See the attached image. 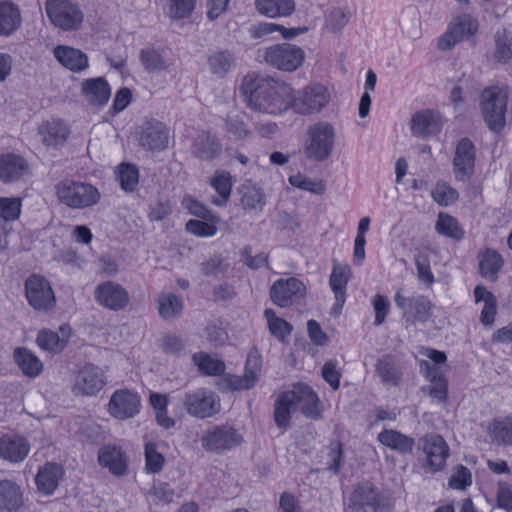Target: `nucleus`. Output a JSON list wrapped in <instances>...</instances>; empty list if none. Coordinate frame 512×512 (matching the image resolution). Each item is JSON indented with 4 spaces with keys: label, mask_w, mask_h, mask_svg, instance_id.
Wrapping results in <instances>:
<instances>
[{
    "label": "nucleus",
    "mask_w": 512,
    "mask_h": 512,
    "mask_svg": "<svg viewBox=\"0 0 512 512\" xmlns=\"http://www.w3.org/2000/svg\"><path fill=\"white\" fill-rule=\"evenodd\" d=\"M246 105L254 111L281 114L293 102V89L283 82L257 74L246 75L240 86Z\"/></svg>",
    "instance_id": "nucleus-1"
},
{
    "label": "nucleus",
    "mask_w": 512,
    "mask_h": 512,
    "mask_svg": "<svg viewBox=\"0 0 512 512\" xmlns=\"http://www.w3.org/2000/svg\"><path fill=\"white\" fill-rule=\"evenodd\" d=\"M509 89L505 85H491L483 89L479 104L487 127L500 132L506 125Z\"/></svg>",
    "instance_id": "nucleus-2"
},
{
    "label": "nucleus",
    "mask_w": 512,
    "mask_h": 512,
    "mask_svg": "<svg viewBox=\"0 0 512 512\" xmlns=\"http://www.w3.org/2000/svg\"><path fill=\"white\" fill-rule=\"evenodd\" d=\"M336 134L333 125L327 121H319L307 127L304 141V153L310 160L323 162L334 149Z\"/></svg>",
    "instance_id": "nucleus-3"
},
{
    "label": "nucleus",
    "mask_w": 512,
    "mask_h": 512,
    "mask_svg": "<svg viewBox=\"0 0 512 512\" xmlns=\"http://www.w3.org/2000/svg\"><path fill=\"white\" fill-rule=\"evenodd\" d=\"M59 201L72 209H84L96 205L101 194L89 183L65 180L57 184Z\"/></svg>",
    "instance_id": "nucleus-4"
},
{
    "label": "nucleus",
    "mask_w": 512,
    "mask_h": 512,
    "mask_svg": "<svg viewBox=\"0 0 512 512\" xmlns=\"http://www.w3.org/2000/svg\"><path fill=\"white\" fill-rule=\"evenodd\" d=\"M45 10L50 22L64 32L77 31L82 26L84 14L71 0H46Z\"/></svg>",
    "instance_id": "nucleus-5"
},
{
    "label": "nucleus",
    "mask_w": 512,
    "mask_h": 512,
    "mask_svg": "<svg viewBox=\"0 0 512 512\" xmlns=\"http://www.w3.org/2000/svg\"><path fill=\"white\" fill-rule=\"evenodd\" d=\"M181 401L186 412L196 419L212 418L221 411L220 397L207 388L186 392Z\"/></svg>",
    "instance_id": "nucleus-6"
},
{
    "label": "nucleus",
    "mask_w": 512,
    "mask_h": 512,
    "mask_svg": "<svg viewBox=\"0 0 512 512\" xmlns=\"http://www.w3.org/2000/svg\"><path fill=\"white\" fill-rule=\"evenodd\" d=\"M28 304L37 312L47 313L56 306V296L50 282L41 275L32 274L24 283Z\"/></svg>",
    "instance_id": "nucleus-7"
},
{
    "label": "nucleus",
    "mask_w": 512,
    "mask_h": 512,
    "mask_svg": "<svg viewBox=\"0 0 512 512\" xmlns=\"http://www.w3.org/2000/svg\"><path fill=\"white\" fill-rule=\"evenodd\" d=\"M203 449L210 453L222 454L242 442V436L237 430L227 424L207 428L200 438Z\"/></svg>",
    "instance_id": "nucleus-8"
},
{
    "label": "nucleus",
    "mask_w": 512,
    "mask_h": 512,
    "mask_svg": "<svg viewBox=\"0 0 512 512\" xmlns=\"http://www.w3.org/2000/svg\"><path fill=\"white\" fill-rule=\"evenodd\" d=\"M263 58L272 67L291 72L302 65L304 51L289 43L275 44L263 50Z\"/></svg>",
    "instance_id": "nucleus-9"
},
{
    "label": "nucleus",
    "mask_w": 512,
    "mask_h": 512,
    "mask_svg": "<svg viewBox=\"0 0 512 512\" xmlns=\"http://www.w3.org/2000/svg\"><path fill=\"white\" fill-rule=\"evenodd\" d=\"M394 302L402 310L403 318L410 324L424 323L432 317L433 304L426 296L404 297L398 291L394 296Z\"/></svg>",
    "instance_id": "nucleus-10"
},
{
    "label": "nucleus",
    "mask_w": 512,
    "mask_h": 512,
    "mask_svg": "<svg viewBox=\"0 0 512 512\" xmlns=\"http://www.w3.org/2000/svg\"><path fill=\"white\" fill-rule=\"evenodd\" d=\"M137 140L144 149L160 151L167 147L169 130L158 120L150 119L143 122L136 131Z\"/></svg>",
    "instance_id": "nucleus-11"
},
{
    "label": "nucleus",
    "mask_w": 512,
    "mask_h": 512,
    "mask_svg": "<svg viewBox=\"0 0 512 512\" xmlns=\"http://www.w3.org/2000/svg\"><path fill=\"white\" fill-rule=\"evenodd\" d=\"M104 371L93 364H87L76 374L72 391L75 395L94 396L106 385Z\"/></svg>",
    "instance_id": "nucleus-12"
},
{
    "label": "nucleus",
    "mask_w": 512,
    "mask_h": 512,
    "mask_svg": "<svg viewBox=\"0 0 512 512\" xmlns=\"http://www.w3.org/2000/svg\"><path fill=\"white\" fill-rule=\"evenodd\" d=\"M305 291L306 287L301 280L295 277L281 278L272 284L270 288V299L279 307H288L292 305L295 300L304 297Z\"/></svg>",
    "instance_id": "nucleus-13"
},
{
    "label": "nucleus",
    "mask_w": 512,
    "mask_h": 512,
    "mask_svg": "<svg viewBox=\"0 0 512 512\" xmlns=\"http://www.w3.org/2000/svg\"><path fill=\"white\" fill-rule=\"evenodd\" d=\"M262 368V358L257 349L250 350L243 376L227 375L224 378L226 386L231 390H248L253 388L258 379Z\"/></svg>",
    "instance_id": "nucleus-14"
},
{
    "label": "nucleus",
    "mask_w": 512,
    "mask_h": 512,
    "mask_svg": "<svg viewBox=\"0 0 512 512\" xmlns=\"http://www.w3.org/2000/svg\"><path fill=\"white\" fill-rule=\"evenodd\" d=\"M140 406V397L137 393L128 389H120L112 394L108 403V411L114 418L125 420L137 415Z\"/></svg>",
    "instance_id": "nucleus-15"
},
{
    "label": "nucleus",
    "mask_w": 512,
    "mask_h": 512,
    "mask_svg": "<svg viewBox=\"0 0 512 512\" xmlns=\"http://www.w3.org/2000/svg\"><path fill=\"white\" fill-rule=\"evenodd\" d=\"M476 148L469 138L458 141L453 158V171L456 180L466 181L474 173Z\"/></svg>",
    "instance_id": "nucleus-16"
},
{
    "label": "nucleus",
    "mask_w": 512,
    "mask_h": 512,
    "mask_svg": "<svg viewBox=\"0 0 512 512\" xmlns=\"http://www.w3.org/2000/svg\"><path fill=\"white\" fill-rule=\"evenodd\" d=\"M329 101V93L322 85L307 87L296 97L293 94L291 106L299 114L319 112Z\"/></svg>",
    "instance_id": "nucleus-17"
},
{
    "label": "nucleus",
    "mask_w": 512,
    "mask_h": 512,
    "mask_svg": "<svg viewBox=\"0 0 512 512\" xmlns=\"http://www.w3.org/2000/svg\"><path fill=\"white\" fill-rule=\"evenodd\" d=\"M94 295L99 305L112 311L124 309L129 302L128 292L113 281H105L97 285Z\"/></svg>",
    "instance_id": "nucleus-18"
},
{
    "label": "nucleus",
    "mask_w": 512,
    "mask_h": 512,
    "mask_svg": "<svg viewBox=\"0 0 512 512\" xmlns=\"http://www.w3.org/2000/svg\"><path fill=\"white\" fill-rule=\"evenodd\" d=\"M238 195L242 210L250 216H257L262 213L267 204L263 189L250 180L240 185Z\"/></svg>",
    "instance_id": "nucleus-19"
},
{
    "label": "nucleus",
    "mask_w": 512,
    "mask_h": 512,
    "mask_svg": "<svg viewBox=\"0 0 512 512\" xmlns=\"http://www.w3.org/2000/svg\"><path fill=\"white\" fill-rule=\"evenodd\" d=\"M295 396L293 398L296 409L309 419H319L321 417L320 401L311 387L305 384H298L290 391Z\"/></svg>",
    "instance_id": "nucleus-20"
},
{
    "label": "nucleus",
    "mask_w": 512,
    "mask_h": 512,
    "mask_svg": "<svg viewBox=\"0 0 512 512\" xmlns=\"http://www.w3.org/2000/svg\"><path fill=\"white\" fill-rule=\"evenodd\" d=\"M411 131L419 137L437 134L442 127L441 117L433 110H423L414 114L410 121Z\"/></svg>",
    "instance_id": "nucleus-21"
},
{
    "label": "nucleus",
    "mask_w": 512,
    "mask_h": 512,
    "mask_svg": "<svg viewBox=\"0 0 512 512\" xmlns=\"http://www.w3.org/2000/svg\"><path fill=\"white\" fill-rule=\"evenodd\" d=\"M477 260L478 274L490 282H496L504 265L501 254L493 248H486L477 254Z\"/></svg>",
    "instance_id": "nucleus-22"
},
{
    "label": "nucleus",
    "mask_w": 512,
    "mask_h": 512,
    "mask_svg": "<svg viewBox=\"0 0 512 512\" xmlns=\"http://www.w3.org/2000/svg\"><path fill=\"white\" fill-rule=\"evenodd\" d=\"M81 89L85 99L92 106L105 105L111 96L110 86L102 77L85 79Z\"/></svg>",
    "instance_id": "nucleus-23"
},
{
    "label": "nucleus",
    "mask_w": 512,
    "mask_h": 512,
    "mask_svg": "<svg viewBox=\"0 0 512 512\" xmlns=\"http://www.w3.org/2000/svg\"><path fill=\"white\" fill-rule=\"evenodd\" d=\"M351 269L348 265H334L329 279V285L335 295L333 311L339 314L346 299V286L349 281Z\"/></svg>",
    "instance_id": "nucleus-24"
},
{
    "label": "nucleus",
    "mask_w": 512,
    "mask_h": 512,
    "mask_svg": "<svg viewBox=\"0 0 512 512\" xmlns=\"http://www.w3.org/2000/svg\"><path fill=\"white\" fill-rule=\"evenodd\" d=\"M53 54L59 63L73 72H81L88 67V57L79 49L59 45L54 48Z\"/></svg>",
    "instance_id": "nucleus-25"
},
{
    "label": "nucleus",
    "mask_w": 512,
    "mask_h": 512,
    "mask_svg": "<svg viewBox=\"0 0 512 512\" xmlns=\"http://www.w3.org/2000/svg\"><path fill=\"white\" fill-rule=\"evenodd\" d=\"M423 450L426 453L428 464L434 470L441 469L449 455L448 445L439 435L426 437L424 440Z\"/></svg>",
    "instance_id": "nucleus-26"
},
{
    "label": "nucleus",
    "mask_w": 512,
    "mask_h": 512,
    "mask_svg": "<svg viewBox=\"0 0 512 512\" xmlns=\"http://www.w3.org/2000/svg\"><path fill=\"white\" fill-rule=\"evenodd\" d=\"M222 146L215 135L201 132L195 138L191 147L192 154L205 161H211L221 153Z\"/></svg>",
    "instance_id": "nucleus-27"
},
{
    "label": "nucleus",
    "mask_w": 512,
    "mask_h": 512,
    "mask_svg": "<svg viewBox=\"0 0 512 512\" xmlns=\"http://www.w3.org/2000/svg\"><path fill=\"white\" fill-rule=\"evenodd\" d=\"M22 24L19 7L12 1H0V36L8 37L14 34Z\"/></svg>",
    "instance_id": "nucleus-28"
},
{
    "label": "nucleus",
    "mask_w": 512,
    "mask_h": 512,
    "mask_svg": "<svg viewBox=\"0 0 512 512\" xmlns=\"http://www.w3.org/2000/svg\"><path fill=\"white\" fill-rule=\"evenodd\" d=\"M29 444L22 437H0V457L10 462H21L29 453Z\"/></svg>",
    "instance_id": "nucleus-29"
},
{
    "label": "nucleus",
    "mask_w": 512,
    "mask_h": 512,
    "mask_svg": "<svg viewBox=\"0 0 512 512\" xmlns=\"http://www.w3.org/2000/svg\"><path fill=\"white\" fill-rule=\"evenodd\" d=\"M64 472L60 465L56 463H47L39 469L35 482L37 489L44 495L52 494L59 485V480Z\"/></svg>",
    "instance_id": "nucleus-30"
},
{
    "label": "nucleus",
    "mask_w": 512,
    "mask_h": 512,
    "mask_svg": "<svg viewBox=\"0 0 512 512\" xmlns=\"http://www.w3.org/2000/svg\"><path fill=\"white\" fill-rule=\"evenodd\" d=\"M27 171L25 160L15 154L0 156V180L10 183L20 179Z\"/></svg>",
    "instance_id": "nucleus-31"
},
{
    "label": "nucleus",
    "mask_w": 512,
    "mask_h": 512,
    "mask_svg": "<svg viewBox=\"0 0 512 512\" xmlns=\"http://www.w3.org/2000/svg\"><path fill=\"white\" fill-rule=\"evenodd\" d=\"M375 370L382 383L387 386H398L402 379V372L396 358L386 354L379 358Z\"/></svg>",
    "instance_id": "nucleus-32"
},
{
    "label": "nucleus",
    "mask_w": 512,
    "mask_h": 512,
    "mask_svg": "<svg viewBox=\"0 0 512 512\" xmlns=\"http://www.w3.org/2000/svg\"><path fill=\"white\" fill-rule=\"evenodd\" d=\"M159 316L165 321L179 319L183 314V303L180 297L171 292H162L156 298Z\"/></svg>",
    "instance_id": "nucleus-33"
},
{
    "label": "nucleus",
    "mask_w": 512,
    "mask_h": 512,
    "mask_svg": "<svg viewBox=\"0 0 512 512\" xmlns=\"http://www.w3.org/2000/svg\"><path fill=\"white\" fill-rule=\"evenodd\" d=\"M350 501L353 509L375 511L379 505V495L371 484L363 483L354 488Z\"/></svg>",
    "instance_id": "nucleus-34"
},
{
    "label": "nucleus",
    "mask_w": 512,
    "mask_h": 512,
    "mask_svg": "<svg viewBox=\"0 0 512 512\" xmlns=\"http://www.w3.org/2000/svg\"><path fill=\"white\" fill-rule=\"evenodd\" d=\"M66 330L67 326L63 325L60 327V332L62 333V336L60 337L57 332L49 329H42L37 334L36 343L42 350L52 354H58L68 343L69 335L65 334Z\"/></svg>",
    "instance_id": "nucleus-35"
},
{
    "label": "nucleus",
    "mask_w": 512,
    "mask_h": 512,
    "mask_svg": "<svg viewBox=\"0 0 512 512\" xmlns=\"http://www.w3.org/2000/svg\"><path fill=\"white\" fill-rule=\"evenodd\" d=\"M98 461L115 475H122L126 470L124 453L119 447L106 445L99 450Z\"/></svg>",
    "instance_id": "nucleus-36"
},
{
    "label": "nucleus",
    "mask_w": 512,
    "mask_h": 512,
    "mask_svg": "<svg viewBox=\"0 0 512 512\" xmlns=\"http://www.w3.org/2000/svg\"><path fill=\"white\" fill-rule=\"evenodd\" d=\"M377 440L387 448L401 454L412 452L414 439L393 429H386L380 432Z\"/></svg>",
    "instance_id": "nucleus-37"
},
{
    "label": "nucleus",
    "mask_w": 512,
    "mask_h": 512,
    "mask_svg": "<svg viewBox=\"0 0 512 512\" xmlns=\"http://www.w3.org/2000/svg\"><path fill=\"white\" fill-rule=\"evenodd\" d=\"M23 503L20 487L10 481H0V511L15 512Z\"/></svg>",
    "instance_id": "nucleus-38"
},
{
    "label": "nucleus",
    "mask_w": 512,
    "mask_h": 512,
    "mask_svg": "<svg viewBox=\"0 0 512 512\" xmlns=\"http://www.w3.org/2000/svg\"><path fill=\"white\" fill-rule=\"evenodd\" d=\"M13 356L16 364L25 376L35 378L42 372L43 363L29 349L18 347L14 350Z\"/></svg>",
    "instance_id": "nucleus-39"
},
{
    "label": "nucleus",
    "mask_w": 512,
    "mask_h": 512,
    "mask_svg": "<svg viewBox=\"0 0 512 512\" xmlns=\"http://www.w3.org/2000/svg\"><path fill=\"white\" fill-rule=\"evenodd\" d=\"M257 11L270 18L287 17L295 10L293 0H255Z\"/></svg>",
    "instance_id": "nucleus-40"
},
{
    "label": "nucleus",
    "mask_w": 512,
    "mask_h": 512,
    "mask_svg": "<svg viewBox=\"0 0 512 512\" xmlns=\"http://www.w3.org/2000/svg\"><path fill=\"white\" fill-rule=\"evenodd\" d=\"M210 185L218 194V196L211 197V203L219 207L225 206L231 195V175L226 171H217L210 179Z\"/></svg>",
    "instance_id": "nucleus-41"
},
{
    "label": "nucleus",
    "mask_w": 512,
    "mask_h": 512,
    "mask_svg": "<svg viewBox=\"0 0 512 512\" xmlns=\"http://www.w3.org/2000/svg\"><path fill=\"white\" fill-rule=\"evenodd\" d=\"M39 133L46 145L55 146L66 140L69 129L61 120H53L42 124L39 127Z\"/></svg>",
    "instance_id": "nucleus-42"
},
{
    "label": "nucleus",
    "mask_w": 512,
    "mask_h": 512,
    "mask_svg": "<svg viewBox=\"0 0 512 512\" xmlns=\"http://www.w3.org/2000/svg\"><path fill=\"white\" fill-rule=\"evenodd\" d=\"M295 396L290 391L284 392L275 401L274 420L280 429H286L290 424L291 411L296 409L293 398Z\"/></svg>",
    "instance_id": "nucleus-43"
},
{
    "label": "nucleus",
    "mask_w": 512,
    "mask_h": 512,
    "mask_svg": "<svg viewBox=\"0 0 512 512\" xmlns=\"http://www.w3.org/2000/svg\"><path fill=\"white\" fill-rule=\"evenodd\" d=\"M435 230L438 234L445 237L460 241L464 237V231L460 227L459 222L453 216L440 212L438 214Z\"/></svg>",
    "instance_id": "nucleus-44"
},
{
    "label": "nucleus",
    "mask_w": 512,
    "mask_h": 512,
    "mask_svg": "<svg viewBox=\"0 0 512 512\" xmlns=\"http://www.w3.org/2000/svg\"><path fill=\"white\" fill-rule=\"evenodd\" d=\"M489 432L497 445H512V417L495 419L490 424Z\"/></svg>",
    "instance_id": "nucleus-45"
},
{
    "label": "nucleus",
    "mask_w": 512,
    "mask_h": 512,
    "mask_svg": "<svg viewBox=\"0 0 512 512\" xmlns=\"http://www.w3.org/2000/svg\"><path fill=\"white\" fill-rule=\"evenodd\" d=\"M234 57L227 50L216 51L208 58V65L211 72L223 77L234 65Z\"/></svg>",
    "instance_id": "nucleus-46"
},
{
    "label": "nucleus",
    "mask_w": 512,
    "mask_h": 512,
    "mask_svg": "<svg viewBox=\"0 0 512 512\" xmlns=\"http://www.w3.org/2000/svg\"><path fill=\"white\" fill-rule=\"evenodd\" d=\"M139 59L145 70L149 73L161 72L168 67L163 55L153 48L142 49Z\"/></svg>",
    "instance_id": "nucleus-47"
},
{
    "label": "nucleus",
    "mask_w": 512,
    "mask_h": 512,
    "mask_svg": "<svg viewBox=\"0 0 512 512\" xmlns=\"http://www.w3.org/2000/svg\"><path fill=\"white\" fill-rule=\"evenodd\" d=\"M192 360L203 374L217 376L221 375L225 371L224 362L214 359L208 354L196 353L192 356Z\"/></svg>",
    "instance_id": "nucleus-48"
},
{
    "label": "nucleus",
    "mask_w": 512,
    "mask_h": 512,
    "mask_svg": "<svg viewBox=\"0 0 512 512\" xmlns=\"http://www.w3.org/2000/svg\"><path fill=\"white\" fill-rule=\"evenodd\" d=\"M449 25L455 30L460 41L473 36L478 29L477 20L468 14L457 16Z\"/></svg>",
    "instance_id": "nucleus-49"
},
{
    "label": "nucleus",
    "mask_w": 512,
    "mask_h": 512,
    "mask_svg": "<svg viewBox=\"0 0 512 512\" xmlns=\"http://www.w3.org/2000/svg\"><path fill=\"white\" fill-rule=\"evenodd\" d=\"M265 318L267 319L268 328L270 333L280 341L291 334L292 326L284 319L276 316L272 309L264 311Z\"/></svg>",
    "instance_id": "nucleus-50"
},
{
    "label": "nucleus",
    "mask_w": 512,
    "mask_h": 512,
    "mask_svg": "<svg viewBox=\"0 0 512 512\" xmlns=\"http://www.w3.org/2000/svg\"><path fill=\"white\" fill-rule=\"evenodd\" d=\"M146 496L151 504L163 506L172 502L174 497V490L168 483L158 482L154 483L151 489L147 492Z\"/></svg>",
    "instance_id": "nucleus-51"
},
{
    "label": "nucleus",
    "mask_w": 512,
    "mask_h": 512,
    "mask_svg": "<svg viewBox=\"0 0 512 512\" xmlns=\"http://www.w3.org/2000/svg\"><path fill=\"white\" fill-rule=\"evenodd\" d=\"M288 182L295 188L316 195H323L326 191V185L322 180H312L300 173L290 176Z\"/></svg>",
    "instance_id": "nucleus-52"
},
{
    "label": "nucleus",
    "mask_w": 512,
    "mask_h": 512,
    "mask_svg": "<svg viewBox=\"0 0 512 512\" xmlns=\"http://www.w3.org/2000/svg\"><path fill=\"white\" fill-rule=\"evenodd\" d=\"M431 196L439 205L449 206L458 200L459 193L445 182H437L431 191Z\"/></svg>",
    "instance_id": "nucleus-53"
},
{
    "label": "nucleus",
    "mask_w": 512,
    "mask_h": 512,
    "mask_svg": "<svg viewBox=\"0 0 512 512\" xmlns=\"http://www.w3.org/2000/svg\"><path fill=\"white\" fill-rule=\"evenodd\" d=\"M21 207V199L18 197H0V218L6 222L17 220Z\"/></svg>",
    "instance_id": "nucleus-54"
},
{
    "label": "nucleus",
    "mask_w": 512,
    "mask_h": 512,
    "mask_svg": "<svg viewBox=\"0 0 512 512\" xmlns=\"http://www.w3.org/2000/svg\"><path fill=\"white\" fill-rule=\"evenodd\" d=\"M139 172L135 165L122 164L118 170V180L122 189L132 192L138 185Z\"/></svg>",
    "instance_id": "nucleus-55"
},
{
    "label": "nucleus",
    "mask_w": 512,
    "mask_h": 512,
    "mask_svg": "<svg viewBox=\"0 0 512 512\" xmlns=\"http://www.w3.org/2000/svg\"><path fill=\"white\" fill-rule=\"evenodd\" d=\"M495 57L499 62L507 63L512 57L511 38L505 30L495 33Z\"/></svg>",
    "instance_id": "nucleus-56"
},
{
    "label": "nucleus",
    "mask_w": 512,
    "mask_h": 512,
    "mask_svg": "<svg viewBox=\"0 0 512 512\" xmlns=\"http://www.w3.org/2000/svg\"><path fill=\"white\" fill-rule=\"evenodd\" d=\"M145 461V469L153 474L159 473L164 466L165 458L157 451L156 444L153 442H148L145 445Z\"/></svg>",
    "instance_id": "nucleus-57"
},
{
    "label": "nucleus",
    "mask_w": 512,
    "mask_h": 512,
    "mask_svg": "<svg viewBox=\"0 0 512 512\" xmlns=\"http://www.w3.org/2000/svg\"><path fill=\"white\" fill-rule=\"evenodd\" d=\"M350 15L341 8H333L325 17V27L332 33L340 32L349 22Z\"/></svg>",
    "instance_id": "nucleus-58"
},
{
    "label": "nucleus",
    "mask_w": 512,
    "mask_h": 512,
    "mask_svg": "<svg viewBox=\"0 0 512 512\" xmlns=\"http://www.w3.org/2000/svg\"><path fill=\"white\" fill-rule=\"evenodd\" d=\"M185 207L189 210V212L203 220L210 221L212 223H218L220 221V217L214 212L210 211L206 206H204L199 201L192 198L184 199Z\"/></svg>",
    "instance_id": "nucleus-59"
},
{
    "label": "nucleus",
    "mask_w": 512,
    "mask_h": 512,
    "mask_svg": "<svg viewBox=\"0 0 512 512\" xmlns=\"http://www.w3.org/2000/svg\"><path fill=\"white\" fill-rule=\"evenodd\" d=\"M216 224L206 220L192 219L186 223V230L197 237H213L218 231Z\"/></svg>",
    "instance_id": "nucleus-60"
},
{
    "label": "nucleus",
    "mask_w": 512,
    "mask_h": 512,
    "mask_svg": "<svg viewBox=\"0 0 512 512\" xmlns=\"http://www.w3.org/2000/svg\"><path fill=\"white\" fill-rule=\"evenodd\" d=\"M241 260L242 262L248 266L250 269H259L268 263V255L264 252H260L255 256L252 255V247L245 246L241 252Z\"/></svg>",
    "instance_id": "nucleus-61"
},
{
    "label": "nucleus",
    "mask_w": 512,
    "mask_h": 512,
    "mask_svg": "<svg viewBox=\"0 0 512 512\" xmlns=\"http://www.w3.org/2000/svg\"><path fill=\"white\" fill-rule=\"evenodd\" d=\"M322 377L331 386L333 390H337L340 386L341 371L335 360H329L322 367Z\"/></svg>",
    "instance_id": "nucleus-62"
},
{
    "label": "nucleus",
    "mask_w": 512,
    "mask_h": 512,
    "mask_svg": "<svg viewBox=\"0 0 512 512\" xmlns=\"http://www.w3.org/2000/svg\"><path fill=\"white\" fill-rule=\"evenodd\" d=\"M201 272L204 276H218L224 272L227 268V264L224 263L223 258L220 255H213L206 261L200 264Z\"/></svg>",
    "instance_id": "nucleus-63"
},
{
    "label": "nucleus",
    "mask_w": 512,
    "mask_h": 512,
    "mask_svg": "<svg viewBox=\"0 0 512 512\" xmlns=\"http://www.w3.org/2000/svg\"><path fill=\"white\" fill-rule=\"evenodd\" d=\"M196 0H170V14L175 19L188 17L194 10Z\"/></svg>",
    "instance_id": "nucleus-64"
}]
</instances>
